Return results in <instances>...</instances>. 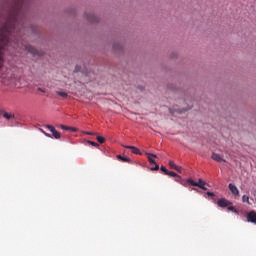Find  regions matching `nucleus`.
Masks as SVG:
<instances>
[{
  "label": "nucleus",
  "instance_id": "nucleus-16",
  "mask_svg": "<svg viewBox=\"0 0 256 256\" xmlns=\"http://www.w3.org/2000/svg\"><path fill=\"white\" fill-rule=\"evenodd\" d=\"M185 181H186V186H187V183L189 185H192V187H195L197 185V182L195 180H193L192 178H188Z\"/></svg>",
  "mask_w": 256,
  "mask_h": 256
},
{
  "label": "nucleus",
  "instance_id": "nucleus-14",
  "mask_svg": "<svg viewBox=\"0 0 256 256\" xmlns=\"http://www.w3.org/2000/svg\"><path fill=\"white\" fill-rule=\"evenodd\" d=\"M2 115H3V118L7 119L8 121H11V119H15L14 114H11L5 111L2 112Z\"/></svg>",
  "mask_w": 256,
  "mask_h": 256
},
{
  "label": "nucleus",
  "instance_id": "nucleus-25",
  "mask_svg": "<svg viewBox=\"0 0 256 256\" xmlns=\"http://www.w3.org/2000/svg\"><path fill=\"white\" fill-rule=\"evenodd\" d=\"M151 171H159V164L154 163V167L151 168Z\"/></svg>",
  "mask_w": 256,
  "mask_h": 256
},
{
  "label": "nucleus",
  "instance_id": "nucleus-24",
  "mask_svg": "<svg viewBox=\"0 0 256 256\" xmlns=\"http://www.w3.org/2000/svg\"><path fill=\"white\" fill-rule=\"evenodd\" d=\"M166 175H169V177H177L179 174L168 170V173Z\"/></svg>",
  "mask_w": 256,
  "mask_h": 256
},
{
  "label": "nucleus",
  "instance_id": "nucleus-31",
  "mask_svg": "<svg viewBox=\"0 0 256 256\" xmlns=\"http://www.w3.org/2000/svg\"><path fill=\"white\" fill-rule=\"evenodd\" d=\"M206 195L208 197H215V193L214 192H206Z\"/></svg>",
  "mask_w": 256,
  "mask_h": 256
},
{
  "label": "nucleus",
  "instance_id": "nucleus-9",
  "mask_svg": "<svg viewBox=\"0 0 256 256\" xmlns=\"http://www.w3.org/2000/svg\"><path fill=\"white\" fill-rule=\"evenodd\" d=\"M211 159H213V161H216L217 163H225L226 162V160L223 159V157H221V155H219L215 152L212 153Z\"/></svg>",
  "mask_w": 256,
  "mask_h": 256
},
{
  "label": "nucleus",
  "instance_id": "nucleus-28",
  "mask_svg": "<svg viewBox=\"0 0 256 256\" xmlns=\"http://www.w3.org/2000/svg\"><path fill=\"white\" fill-rule=\"evenodd\" d=\"M79 71H81V66L76 65L74 69V73H79Z\"/></svg>",
  "mask_w": 256,
  "mask_h": 256
},
{
  "label": "nucleus",
  "instance_id": "nucleus-37",
  "mask_svg": "<svg viewBox=\"0 0 256 256\" xmlns=\"http://www.w3.org/2000/svg\"><path fill=\"white\" fill-rule=\"evenodd\" d=\"M38 91H41V93H45V90H43L42 88H38Z\"/></svg>",
  "mask_w": 256,
  "mask_h": 256
},
{
  "label": "nucleus",
  "instance_id": "nucleus-1",
  "mask_svg": "<svg viewBox=\"0 0 256 256\" xmlns=\"http://www.w3.org/2000/svg\"><path fill=\"white\" fill-rule=\"evenodd\" d=\"M33 0H5L0 15V71L3 69V56L1 51H5L11 43V37L19 35V27H23L25 21V11L31 7Z\"/></svg>",
  "mask_w": 256,
  "mask_h": 256
},
{
  "label": "nucleus",
  "instance_id": "nucleus-17",
  "mask_svg": "<svg viewBox=\"0 0 256 256\" xmlns=\"http://www.w3.org/2000/svg\"><path fill=\"white\" fill-rule=\"evenodd\" d=\"M56 93H57L60 97H63V99H67V97H69V95L67 94V92L56 91Z\"/></svg>",
  "mask_w": 256,
  "mask_h": 256
},
{
  "label": "nucleus",
  "instance_id": "nucleus-32",
  "mask_svg": "<svg viewBox=\"0 0 256 256\" xmlns=\"http://www.w3.org/2000/svg\"><path fill=\"white\" fill-rule=\"evenodd\" d=\"M69 131H72L73 133H77V128L75 127H70V130Z\"/></svg>",
  "mask_w": 256,
  "mask_h": 256
},
{
  "label": "nucleus",
  "instance_id": "nucleus-6",
  "mask_svg": "<svg viewBox=\"0 0 256 256\" xmlns=\"http://www.w3.org/2000/svg\"><path fill=\"white\" fill-rule=\"evenodd\" d=\"M246 219L248 223H254L256 225V212L254 210L247 212Z\"/></svg>",
  "mask_w": 256,
  "mask_h": 256
},
{
  "label": "nucleus",
  "instance_id": "nucleus-10",
  "mask_svg": "<svg viewBox=\"0 0 256 256\" xmlns=\"http://www.w3.org/2000/svg\"><path fill=\"white\" fill-rule=\"evenodd\" d=\"M113 51H115L116 53H123L124 51L123 44H121L120 42L114 43Z\"/></svg>",
  "mask_w": 256,
  "mask_h": 256
},
{
  "label": "nucleus",
  "instance_id": "nucleus-33",
  "mask_svg": "<svg viewBox=\"0 0 256 256\" xmlns=\"http://www.w3.org/2000/svg\"><path fill=\"white\" fill-rule=\"evenodd\" d=\"M170 57L172 58V59H175V57H177V53H172L171 55H170Z\"/></svg>",
  "mask_w": 256,
  "mask_h": 256
},
{
  "label": "nucleus",
  "instance_id": "nucleus-13",
  "mask_svg": "<svg viewBox=\"0 0 256 256\" xmlns=\"http://www.w3.org/2000/svg\"><path fill=\"white\" fill-rule=\"evenodd\" d=\"M146 155L148 157V161H149L150 165H155V163H157L155 161V159H157V156L155 154L146 153ZM152 157H154L155 159H153Z\"/></svg>",
  "mask_w": 256,
  "mask_h": 256
},
{
  "label": "nucleus",
  "instance_id": "nucleus-8",
  "mask_svg": "<svg viewBox=\"0 0 256 256\" xmlns=\"http://www.w3.org/2000/svg\"><path fill=\"white\" fill-rule=\"evenodd\" d=\"M228 189L231 191L232 195H234V197H239V189L237 188V186H235V184L230 183L228 185Z\"/></svg>",
  "mask_w": 256,
  "mask_h": 256
},
{
  "label": "nucleus",
  "instance_id": "nucleus-18",
  "mask_svg": "<svg viewBox=\"0 0 256 256\" xmlns=\"http://www.w3.org/2000/svg\"><path fill=\"white\" fill-rule=\"evenodd\" d=\"M242 202L247 203L248 205H251V202H249V196L247 195L242 196Z\"/></svg>",
  "mask_w": 256,
  "mask_h": 256
},
{
  "label": "nucleus",
  "instance_id": "nucleus-23",
  "mask_svg": "<svg viewBox=\"0 0 256 256\" xmlns=\"http://www.w3.org/2000/svg\"><path fill=\"white\" fill-rule=\"evenodd\" d=\"M60 129H63V131H70L71 127L61 124Z\"/></svg>",
  "mask_w": 256,
  "mask_h": 256
},
{
  "label": "nucleus",
  "instance_id": "nucleus-19",
  "mask_svg": "<svg viewBox=\"0 0 256 256\" xmlns=\"http://www.w3.org/2000/svg\"><path fill=\"white\" fill-rule=\"evenodd\" d=\"M96 139H97L98 143L103 144L105 142V137H103V136L97 135Z\"/></svg>",
  "mask_w": 256,
  "mask_h": 256
},
{
  "label": "nucleus",
  "instance_id": "nucleus-11",
  "mask_svg": "<svg viewBox=\"0 0 256 256\" xmlns=\"http://www.w3.org/2000/svg\"><path fill=\"white\" fill-rule=\"evenodd\" d=\"M205 185H207V182L203 181V179L200 178L198 182H196L195 187H199V189H202V191H207V187H205Z\"/></svg>",
  "mask_w": 256,
  "mask_h": 256
},
{
  "label": "nucleus",
  "instance_id": "nucleus-30",
  "mask_svg": "<svg viewBox=\"0 0 256 256\" xmlns=\"http://www.w3.org/2000/svg\"><path fill=\"white\" fill-rule=\"evenodd\" d=\"M227 211H231L233 213L235 211L234 206L232 205L228 206Z\"/></svg>",
  "mask_w": 256,
  "mask_h": 256
},
{
  "label": "nucleus",
  "instance_id": "nucleus-7",
  "mask_svg": "<svg viewBox=\"0 0 256 256\" xmlns=\"http://www.w3.org/2000/svg\"><path fill=\"white\" fill-rule=\"evenodd\" d=\"M122 147H124V149H131L132 153H134V155H143V153L141 152V150H139V148L135 147V146H131V145H122Z\"/></svg>",
  "mask_w": 256,
  "mask_h": 256
},
{
  "label": "nucleus",
  "instance_id": "nucleus-5",
  "mask_svg": "<svg viewBox=\"0 0 256 256\" xmlns=\"http://www.w3.org/2000/svg\"><path fill=\"white\" fill-rule=\"evenodd\" d=\"M217 205L218 207H222L223 209H225V207H229L230 205H233V202L227 200L226 198H220L217 201Z\"/></svg>",
  "mask_w": 256,
  "mask_h": 256
},
{
  "label": "nucleus",
  "instance_id": "nucleus-35",
  "mask_svg": "<svg viewBox=\"0 0 256 256\" xmlns=\"http://www.w3.org/2000/svg\"><path fill=\"white\" fill-rule=\"evenodd\" d=\"M232 213H235V215H239V210H237L236 208H234V212Z\"/></svg>",
  "mask_w": 256,
  "mask_h": 256
},
{
  "label": "nucleus",
  "instance_id": "nucleus-38",
  "mask_svg": "<svg viewBox=\"0 0 256 256\" xmlns=\"http://www.w3.org/2000/svg\"><path fill=\"white\" fill-rule=\"evenodd\" d=\"M139 89H140L141 91H143L144 88H143V86H140Z\"/></svg>",
  "mask_w": 256,
  "mask_h": 256
},
{
  "label": "nucleus",
  "instance_id": "nucleus-12",
  "mask_svg": "<svg viewBox=\"0 0 256 256\" xmlns=\"http://www.w3.org/2000/svg\"><path fill=\"white\" fill-rule=\"evenodd\" d=\"M116 159H118V161H122V163H131V159L127 156H122L121 154L116 156Z\"/></svg>",
  "mask_w": 256,
  "mask_h": 256
},
{
  "label": "nucleus",
  "instance_id": "nucleus-4",
  "mask_svg": "<svg viewBox=\"0 0 256 256\" xmlns=\"http://www.w3.org/2000/svg\"><path fill=\"white\" fill-rule=\"evenodd\" d=\"M45 128L51 131L52 137H54V139H61V133H59V131H57L53 125L47 124Z\"/></svg>",
  "mask_w": 256,
  "mask_h": 256
},
{
  "label": "nucleus",
  "instance_id": "nucleus-21",
  "mask_svg": "<svg viewBox=\"0 0 256 256\" xmlns=\"http://www.w3.org/2000/svg\"><path fill=\"white\" fill-rule=\"evenodd\" d=\"M87 144H88V145H92V147H99V144H98V143H96V142H94V141H91V140H88V141H87Z\"/></svg>",
  "mask_w": 256,
  "mask_h": 256
},
{
  "label": "nucleus",
  "instance_id": "nucleus-26",
  "mask_svg": "<svg viewBox=\"0 0 256 256\" xmlns=\"http://www.w3.org/2000/svg\"><path fill=\"white\" fill-rule=\"evenodd\" d=\"M178 113H179V115H183V113H187V109H178V110H176Z\"/></svg>",
  "mask_w": 256,
  "mask_h": 256
},
{
  "label": "nucleus",
  "instance_id": "nucleus-20",
  "mask_svg": "<svg viewBox=\"0 0 256 256\" xmlns=\"http://www.w3.org/2000/svg\"><path fill=\"white\" fill-rule=\"evenodd\" d=\"M160 171H161L162 173H164V175H167V173H169V170H168L167 167H165V166H161V167H160Z\"/></svg>",
  "mask_w": 256,
  "mask_h": 256
},
{
  "label": "nucleus",
  "instance_id": "nucleus-27",
  "mask_svg": "<svg viewBox=\"0 0 256 256\" xmlns=\"http://www.w3.org/2000/svg\"><path fill=\"white\" fill-rule=\"evenodd\" d=\"M41 131L45 135V137H48L49 139H53V136L51 134H49V133H47V132H45L43 130H41Z\"/></svg>",
  "mask_w": 256,
  "mask_h": 256
},
{
  "label": "nucleus",
  "instance_id": "nucleus-3",
  "mask_svg": "<svg viewBox=\"0 0 256 256\" xmlns=\"http://www.w3.org/2000/svg\"><path fill=\"white\" fill-rule=\"evenodd\" d=\"M26 51H28V53H30L31 55L37 56V57H41L43 56V52L37 50V48L31 46V45H26L25 46Z\"/></svg>",
  "mask_w": 256,
  "mask_h": 256
},
{
  "label": "nucleus",
  "instance_id": "nucleus-36",
  "mask_svg": "<svg viewBox=\"0 0 256 256\" xmlns=\"http://www.w3.org/2000/svg\"><path fill=\"white\" fill-rule=\"evenodd\" d=\"M190 191H199L197 188H190Z\"/></svg>",
  "mask_w": 256,
  "mask_h": 256
},
{
  "label": "nucleus",
  "instance_id": "nucleus-34",
  "mask_svg": "<svg viewBox=\"0 0 256 256\" xmlns=\"http://www.w3.org/2000/svg\"><path fill=\"white\" fill-rule=\"evenodd\" d=\"M85 133V135H97L96 133H94V132H84Z\"/></svg>",
  "mask_w": 256,
  "mask_h": 256
},
{
  "label": "nucleus",
  "instance_id": "nucleus-15",
  "mask_svg": "<svg viewBox=\"0 0 256 256\" xmlns=\"http://www.w3.org/2000/svg\"><path fill=\"white\" fill-rule=\"evenodd\" d=\"M175 181H176V183H180V185H183V187H186V181H185V179L181 178V176L178 175L175 178Z\"/></svg>",
  "mask_w": 256,
  "mask_h": 256
},
{
  "label": "nucleus",
  "instance_id": "nucleus-22",
  "mask_svg": "<svg viewBox=\"0 0 256 256\" xmlns=\"http://www.w3.org/2000/svg\"><path fill=\"white\" fill-rule=\"evenodd\" d=\"M168 165L171 167V169H175L177 167V164H175V162L173 160H170L168 162Z\"/></svg>",
  "mask_w": 256,
  "mask_h": 256
},
{
  "label": "nucleus",
  "instance_id": "nucleus-29",
  "mask_svg": "<svg viewBox=\"0 0 256 256\" xmlns=\"http://www.w3.org/2000/svg\"><path fill=\"white\" fill-rule=\"evenodd\" d=\"M175 171H177L178 173H181V171H183V169L181 168V166H177L174 168Z\"/></svg>",
  "mask_w": 256,
  "mask_h": 256
},
{
  "label": "nucleus",
  "instance_id": "nucleus-2",
  "mask_svg": "<svg viewBox=\"0 0 256 256\" xmlns=\"http://www.w3.org/2000/svg\"><path fill=\"white\" fill-rule=\"evenodd\" d=\"M84 15L89 23H99L100 21L99 16L95 15L93 12L85 13Z\"/></svg>",
  "mask_w": 256,
  "mask_h": 256
}]
</instances>
